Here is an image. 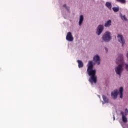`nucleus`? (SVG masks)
Wrapping results in <instances>:
<instances>
[{"label": "nucleus", "instance_id": "obj_1", "mask_svg": "<svg viewBox=\"0 0 128 128\" xmlns=\"http://www.w3.org/2000/svg\"><path fill=\"white\" fill-rule=\"evenodd\" d=\"M94 68V64H92V61H89L88 64L87 72L90 78H89L88 81L90 84H96V70H92Z\"/></svg>", "mask_w": 128, "mask_h": 128}, {"label": "nucleus", "instance_id": "obj_2", "mask_svg": "<svg viewBox=\"0 0 128 128\" xmlns=\"http://www.w3.org/2000/svg\"><path fill=\"white\" fill-rule=\"evenodd\" d=\"M116 64H119L115 68V72L117 74L120 76L122 70H124V56L122 54H120L118 58L116 59Z\"/></svg>", "mask_w": 128, "mask_h": 128}, {"label": "nucleus", "instance_id": "obj_3", "mask_svg": "<svg viewBox=\"0 0 128 128\" xmlns=\"http://www.w3.org/2000/svg\"><path fill=\"white\" fill-rule=\"evenodd\" d=\"M102 39L105 42H108L112 40V36H110V32H106L102 36Z\"/></svg>", "mask_w": 128, "mask_h": 128}, {"label": "nucleus", "instance_id": "obj_4", "mask_svg": "<svg viewBox=\"0 0 128 128\" xmlns=\"http://www.w3.org/2000/svg\"><path fill=\"white\" fill-rule=\"evenodd\" d=\"M117 38H118V41L120 44H122V46H124V44H126V40H124V36H122V34H118L117 36Z\"/></svg>", "mask_w": 128, "mask_h": 128}, {"label": "nucleus", "instance_id": "obj_5", "mask_svg": "<svg viewBox=\"0 0 128 128\" xmlns=\"http://www.w3.org/2000/svg\"><path fill=\"white\" fill-rule=\"evenodd\" d=\"M104 25H99L98 27L97 28V30L96 32V34H98V36H100L102 32V31L104 30Z\"/></svg>", "mask_w": 128, "mask_h": 128}, {"label": "nucleus", "instance_id": "obj_6", "mask_svg": "<svg viewBox=\"0 0 128 128\" xmlns=\"http://www.w3.org/2000/svg\"><path fill=\"white\" fill-rule=\"evenodd\" d=\"M66 40H68V42H72V40H74V37L72 34V32H68L67 34V35L66 36Z\"/></svg>", "mask_w": 128, "mask_h": 128}, {"label": "nucleus", "instance_id": "obj_7", "mask_svg": "<svg viewBox=\"0 0 128 128\" xmlns=\"http://www.w3.org/2000/svg\"><path fill=\"white\" fill-rule=\"evenodd\" d=\"M93 60L94 62H96L97 64H100V56L98 55L94 56L93 58Z\"/></svg>", "mask_w": 128, "mask_h": 128}, {"label": "nucleus", "instance_id": "obj_8", "mask_svg": "<svg viewBox=\"0 0 128 128\" xmlns=\"http://www.w3.org/2000/svg\"><path fill=\"white\" fill-rule=\"evenodd\" d=\"M118 90H114V92L111 93V96L114 100H116V98H118Z\"/></svg>", "mask_w": 128, "mask_h": 128}, {"label": "nucleus", "instance_id": "obj_9", "mask_svg": "<svg viewBox=\"0 0 128 128\" xmlns=\"http://www.w3.org/2000/svg\"><path fill=\"white\" fill-rule=\"evenodd\" d=\"M112 26V20H108L104 24L105 28H110Z\"/></svg>", "mask_w": 128, "mask_h": 128}, {"label": "nucleus", "instance_id": "obj_10", "mask_svg": "<svg viewBox=\"0 0 128 128\" xmlns=\"http://www.w3.org/2000/svg\"><path fill=\"white\" fill-rule=\"evenodd\" d=\"M103 100L105 104H108V98L104 95H102Z\"/></svg>", "mask_w": 128, "mask_h": 128}, {"label": "nucleus", "instance_id": "obj_11", "mask_svg": "<svg viewBox=\"0 0 128 128\" xmlns=\"http://www.w3.org/2000/svg\"><path fill=\"white\" fill-rule=\"evenodd\" d=\"M77 62H78V66L79 68H82L84 66V63L82 60H78Z\"/></svg>", "mask_w": 128, "mask_h": 128}, {"label": "nucleus", "instance_id": "obj_12", "mask_svg": "<svg viewBox=\"0 0 128 128\" xmlns=\"http://www.w3.org/2000/svg\"><path fill=\"white\" fill-rule=\"evenodd\" d=\"M119 92H120V98H122V92H124V88L121 86L120 89H119Z\"/></svg>", "mask_w": 128, "mask_h": 128}, {"label": "nucleus", "instance_id": "obj_13", "mask_svg": "<svg viewBox=\"0 0 128 128\" xmlns=\"http://www.w3.org/2000/svg\"><path fill=\"white\" fill-rule=\"evenodd\" d=\"M84 22V16L81 15L80 16L79 26H82V22Z\"/></svg>", "mask_w": 128, "mask_h": 128}, {"label": "nucleus", "instance_id": "obj_14", "mask_svg": "<svg viewBox=\"0 0 128 128\" xmlns=\"http://www.w3.org/2000/svg\"><path fill=\"white\" fill-rule=\"evenodd\" d=\"M106 6L109 8V10H112V4L110 2H106Z\"/></svg>", "mask_w": 128, "mask_h": 128}, {"label": "nucleus", "instance_id": "obj_15", "mask_svg": "<svg viewBox=\"0 0 128 128\" xmlns=\"http://www.w3.org/2000/svg\"><path fill=\"white\" fill-rule=\"evenodd\" d=\"M122 120L123 122H128V118L126 116H123L122 117Z\"/></svg>", "mask_w": 128, "mask_h": 128}, {"label": "nucleus", "instance_id": "obj_16", "mask_svg": "<svg viewBox=\"0 0 128 128\" xmlns=\"http://www.w3.org/2000/svg\"><path fill=\"white\" fill-rule=\"evenodd\" d=\"M112 10L114 12H118L120 10V9L118 7H114L112 8Z\"/></svg>", "mask_w": 128, "mask_h": 128}, {"label": "nucleus", "instance_id": "obj_17", "mask_svg": "<svg viewBox=\"0 0 128 128\" xmlns=\"http://www.w3.org/2000/svg\"><path fill=\"white\" fill-rule=\"evenodd\" d=\"M116 2H120L121 4H126V0H116Z\"/></svg>", "mask_w": 128, "mask_h": 128}, {"label": "nucleus", "instance_id": "obj_18", "mask_svg": "<svg viewBox=\"0 0 128 128\" xmlns=\"http://www.w3.org/2000/svg\"><path fill=\"white\" fill-rule=\"evenodd\" d=\"M63 6L64 8H66V10L70 12V7L66 6V4H64Z\"/></svg>", "mask_w": 128, "mask_h": 128}, {"label": "nucleus", "instance_id": "obj_19", "mask_svg": "<svg viewBox=\"0 0 128 128\" xmlns=\"http://www.w3.org/2000/svg\"><path fill=\"white\" fill-rule=\"evenodd\" d=\"M121 18L122 20H128L126 19V16H121Z\"/></svg>", "mask_w": 128, "mask_h": 128}, {"label": "nucleus", "instance_id": "obj_20", "mask_svg": "<svg viewBox=\"0 0 128 128\" xmlns=\"http://www.w3.org/2000/svg\"><path fill=\"white\" fill-rule=\"evenodd\" d=\"M124 66H125V68H126V70L127 72H128V64H124Z\"/></svg>", "mask_w": 128, "mask_h": 128}, {"label": "nucleus", "instance_id": "obj_21", "mask_svg": "<svg viewBox=\"0 0 128 128\" xmlns=\"http://www.w3.org/2000/svg\"><path fill=\"white\" fill-rule=\"evenodd\" d=\"M120 114H122V117L124 116V112H120Z\"/></svg>", "mask_w": 128, "mask_h": 128}, {"label": "nucleus", "instance_id": "obj_22", "mask_svg": "<svg viewBox=\"0 0 128 128\" xmlns=\"http://www.w3.org/2000/svg\"><path fill=\"white\" fill-rule=\"evenodd\" d=\"M104 50H105L106 52H108V48L105 47Z\"/></svg>", "mask_w": 128, "mask_h": 128}, {"label": "nucleus", "instance_id": "obj_23", "mask_svg": "<svg viewBox=\"0 0 128 128\" xmlns=\"http://www.w3.org/2000/svg\"><path fill=\"white\" fill-rule=\"evenodd\" d=\"M114 120H116V118L114 117Z\"/></svg>", "mask_w": 128, "mask_h": 128}, {"label": "nucleus", "instance_id": "obj_24", "mask_svg": "<svg viewBox=\"0 0 128 128\" xmlns=\"http://www.w3.org/2000/svg\"><path fill=\"white\" fill-rule=\"evenodd\" d=\"M102 104H104V102L102 103Z\"/></svg>", "mask_w": 128, "mask_h": 128}]
</instances>
